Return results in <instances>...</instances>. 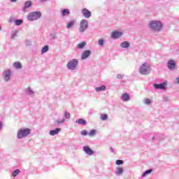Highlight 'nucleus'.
Here are the masks:
<instances>
[{
	"mask_svg": "<svg viewBox=\"0 0 179 179\" xmlns=\"http://www.w3.org/2000/svg\"><path fill=\"white\" fill-rule=\"evenodd\" d=\"M148 27L152 31H162L163 23L159 20H151L148 22Z\"/></svg>",
	"mask_w": 179,
	"mask_h": 179,
	"instance_id": "f257e3e1",
	"label": "nucleus"
},
{
	"mask_svg": "<svg viewBox=\"0 0 179 179\" xmlns=\"http://www.w3.org/2000/svg\"><path fill=\"white\" fill-rule=\"evenodd\" d=\"M30 129L29 128H22L17 131V139H23V138H26L28 135H30Z\"/></svg>",
	"mask_w": 179,
	"mask_h": 179,
	"instance_id": "f03ea898",
	"label": "nucleus"
},
{
	"mask_svg": "<svg viewBox=\"0 0 179 179\" xmlns=\"http://www.w3.org/2000/svg\"><path fill=\"white\" fill-rule=\"evenodd\" d=\"M138 71L141 75H149L150 73V65L148 63H143L139 68Z\"/></svg>",
	"mask_w": 179,
	"mask_h": 179,
	"instance_id": "7ed1b4c3",
	"label": "nucleus"
},
{
	"mask_svg": "<svg viewBox=\"0 0 179 179\" xmlns=\"http://www.w3.org/2000/svg\"><path fill=\"white\" fill-rule=\"evenodd\" d=\"M71 120V113L66 110L64 113V117L62 119H57L56 120V124L57 125H62L65 124L66 121H68Z\"/></svg>",
	"mask_w": 179,
	"mask_h": 179,
	"instance_id": "20e7f679",
	"label": "nucleus"
},
{
	"mask_svg": "<svg viewBox=\"0 0 179 179\" xmlns=\"http://www.w3.org/2000/svg\"><path fill=\"white\" fill-rule=\"evenodd\" d=\"M40 17H41V13L40 11L31 12L27 16V19L29 22L37 20L40 19Z\"/></svg>",
	"mask_w": 179,
	"mask_h": 179,
	"instance_id": "39448f33",
	"label": "nucleus"
},
{
	"mask_svg": "<svg viewBox=\"0 0 179 179\" xmlns=\"http://www.w3.org/2000/svg\"><path fill=\"white\" fill-rule=\"evenodd\" d=\"M78 65H79V60L73 59L67 63L66 66L70 71H75L78 68Z\"/></svg>",
	"mask_w": 179,
	"mask_h": 179,
	"instance_id": "423d86ee",
	"label": "nucleus"
},
{
	"mask_svg": "<svg viewBox=\"0 0 179 179\" xmlns=\"http://www.w3.org/2000/svg\"><path fill=\"white\" fill-rule=\"evenodd\" d=\"M87 29H89V21L86 19H83L80 22L79 31L80 33H85Z\"/></svg>",
	"mask_w": 179,
	"mask_h": 179,
	"instance_id": "0eeeda50",
	"label": "nucleus"
},
{
	"mask_svg": "<svg viewBox=\"0 0 179 179\" xmlns=\"http://www.w3.org/2000/svg\"><path fill=\"white\" fill-rule=\"evenodd\" d=\"M2 78L4 82H9L12 78V71L10 69H6L2 73Z\"/></svg>",
	"mask_w": 179,
	"mask_h": 179,
	"instance_id": "6e6552de",
	"label": "nucleus"
},
{
	"mask_svg": "<svg viewBox=\"0 0 179 179\" xmlns=\"http://www.w3.org/2000/svg\"><path fill=\"white\" fill-rule=\"evenodd\" d=\"M155 89H158L161 90H166V86H167V83L163 82L159 84H154L153 85Z\"/></svg>",
	"mask_w": 179,
	"mask_h": 179,
	"instance_id": "1a4fd4ad",
	"label": "nucleus"
},
{
	"mask_svg": "<svg viewBox=\"0 0 179 179\" xmlns=\"http://www.w3.org/2000/svg\"><path fill=\"white\" fill-rule=\"evenodd\" d=\"M83 152H85V153L86 155H87L88 156H92L93 155H94V151H93V150H92V148H90L89 146L87 145H84L83 147Z\"/></svg>",
	"mask_w": 179,
	"mask_h": 179,
	"instance_id": "9d476101",
	"label": "nucleus"
},
{
	"mask_svg": "<svg viewBox=\"0 0 179 179\" xmlns=\"http://www.w3.org/2000/svg\"><path fill=\"white\" fill-rule=\"evenodd\" d=\"M81 13L83 16L85 17V19H90V17H92V12L87 10V8H83L81 10Z\"/></svg>",
	"mask_w": 179,
	"mask_h": 179,
	"instance_id": "9b49d317",
	"label": "nucleus"
},
{
	"mask_svg": "<svg viewBox=\"0 0 179 179\" xmlns=\"http://www.w3.org/2000/svg\"><path fill=\"white\" fill-rule=\"evenodd\" d=\"M92 54V51L90 50H85L82 52L80 59L83 61V59H87L88 57H90V55Z\"/></svg>",
	"mask_w": 179,
	"mask_h": 179,
	"instance_id": "f8f14e48",
	"label": "nucleus"
},
{
	"mask_svg": "<svg viewBox=\"0 0 179 179\" xmlns=\"http://www.w3.org/2000/svg\"><path fill=\"white\" fill-rule=\"evenodd\" d=\"M122 32L121 31H114L113 32H112L111 34V37L112 38H113L114 40H117V38H120V37L122 36Z\"/></svg>",
	"mask_w": 179,
	"mask_h": 179,
	"instance_id": "ddd939ff",
	"label": "nucleus"
},
{
	"mask_svg": "<svg viewBox=\"0 0 179 179\" xmlns=\"http://www.w3.org/2000/svg\"><path fill=\"white\" fill-rule=\"evenodd\" d=\"M25 94L27 96H30V97H34V91L33 89H31L30 87H28L27 88L25 89Z\"/></svg>",
	"mask_w": 179,
	"mask_h": 179,
	"instance_id": "4468645a",
	"label": "nucleus"
},
{
	"mask_svg": "<svg viewBox=\"0 0 179 179\" xmlns=\"http://www.w3.org/2000/svg\"><path fill=\"white\" fill-rule=\"evenodd\" d=\"M61 132V128H56L55 129L50 130L49 134L50 136H54L55 135H58Z\"/></svg>",
	"mask_w": 179,
	"mask_h": 179,
	"instance_id": "2eb2a0df",
	"label": "nucleus"
},
{
	"mask_svg": "<svg viewBox=\"0 0 179 179\" xmlns=\"http://www.w3.org/2000/svg\"><path fill=\"white\" fill-rule=\"evenodd\" d=\"M167 66L169 69H176V62L173 60H169L168 62Z\"/></svg>",
	"mask_w": 179,
	"mask_h": 179,
	"instance_id": "dca6fc26",
	"label": "nucleus"
},
{
	"mask_svg": "<svg viewBox=\"0 0 179 179\" xmlns=\"http://www.w3.org/2000/svg\"><path fill=\"white\" fill-rule=\"evenodd\" d=\"M121 99L123 101H129L131 97L129 96V94L128 93H124L122 94Z\"/></svg>",
	"mask_w": 179,
	"mask_h": 179,
	"instance_id": "f3484780",
	"label": "nucleus"
},
{
	"mask_svg": "<svg viewBox=\"0 0 179 179\" xmlns=\"http://www.w3.org/2000/svg\"><path fill=\"white\" fill-rule=\"evenodd\" d=\"M115 173L116 174V176H122V174H124V168L117 167Z\"/></svg>",
	"mask_w": 179,
	"mask_h": 179,
	"instance_id": "a211bd4d",
	"label": "nucleus"
},
{
	"mask_svg": "<svg viewBox=\"0 0 179 179\" xmlns=\"http://www.w3.org/2000/svg\"><path fill=\"white\" fill-rule=\"evenodd\" d=\"M32 3L31 1H27L24 3V6L22 8L23 12H26V9H29V8H30V6H31Z\"/></svg>",
	"mask_w": 179,
	"mask_h": 179,
	"instance_id": "6ab92c4d",
	"label": "nucleus"
},
{
	"mask_svg": "<svg viewBox=\"0 0 179 179\" xmlns=\"http://www.w3.org/2000/svg\"><path fill=\"white\" fill-rule=\"evenodd\" d=\"M130 45H131V43H129V42L124 41L120 43V46L121 47V48L127 49L129 47H130Z\"/></svg>",
	"mask_w": 179,
	"mask_h": 179,
	"instance_id": "aec40b11",
	"label": "nucleus"
},
{
	"mask_svg": "<svg viewBox=\"0 0 179 179\" xmlns=\"http://www.w3.org/2000/svg\"><path fill=\"white\" fill-rule=\"evenodd\" d=\"M71 13V11L68 8H64L61 11L62 16H68Z\"/></svg>",
	"mask_w": 179,
	"mask_h": 179,
	"instance_id": "412c9836",
	"label": "nucleus"
},
{
	"mask_svg": "<svg viewBox=\"0 0 179 179\" xmlns=\"http://www.w3.org/2000/svg\"><path fill=\"white\" fill-rule=\"evenodd\" d=\"M85 47H86L85 41L81 42L77 45V48L78 50H83V48H85Z\"/></svg>",
	"mask_w": 179,
	"mask_h": 179,
	"instance_id": "4be33fe9",
	"label": "nucleus"
},
{
	"mask_svg": "<svg viewBox=\"0 0 179 179\" xmlns=\"http://www.w3.org/2000/svg\"><path fill=\"white\" fill-rule=\"evenodd\" d=\"M13 65L15 68V69H22V63H20V62H16L13 63Z\"/></svg>",
	"mask_w": 179,
	"mask_h": 179,
	"instance_id": "5701e85b",
	"label": "nucleus"
},
{
	"mask_svg": "<svg viewBox=\"0 0 179 179\" xmlns=\"http://www.w3.org/2000/svg\"><path fill=\"white\" fill-rule=\"evenodd\" d=\"M76 124H78L79 125H86V120L80 118L76 120Z\"/></svg>",
	"mask_w": 179,
	"mask_h": 179,
	"instance_id": "b1692460",
	"label": "nucleus"
},
{
	"mask_svg": "<svg viewBox=\"0 0 179 179\" xmlns=\"http://www.w3.org/2000/svg\"><path fill=\"white\" fill-rule=\"evenodd\" d=\"M95 90H96V92H104V90H106V87H105V85L96 87H95Z\"/></svg>",
	"mask_w": 179,
	"mask_h": 179,
	"instance_id": "393cba45",
	"label": "nucleus"
},
{
	"mask_svg": "<svg viewBox=\"0 0 179 179\" xmlns=\"http://www.w3.org/2000/svg\"><path fill=\"white\" fill-rule=\"evenodd\" d=\"M153 171V169H148L144 171V173L142 174L141 177H146V176H148V174H150Z\"/></svg>",
	"mask_w": 179,
	"mask_h": 179,
	"instance_id": "a878e982",
	"label": "nucleus"
},
{
	"mask_svg": "<svg viewBox=\"0 0 179 179\" xmlns=\"http://www.w3.org/2000/svg\"><path fill=\"white\" fill-rule=\"evenodd\" d=\"M75 24V21H70L67 23L66 29H71V27H73Z\"/></svg>",
	"mask_w": 179,
	"mask_h": 179,
	"instance_id": "bb28decb",
	"label": "nucleus"
},
{
	"mask_svg": "<svg viewBox=\"0 0 179 179\" xmlns=\"http://www.w3.org/2000/svg\"><path fill=\"white\" fill-rule=\"evenodd\" d=\"M15 26H20L23 24V20H15L14 21Z\"/></svg>",
	"mask_w": 179,
	"mask_h": 179,
	"instance_id": "cd10ccee",
	"label": "nucleus"
},
{
	"mask_svg": "<svg viewBox=\"0 0 179 179\" xmlns=\"http://www.w3.org/2000/svg\"><path fill=\"white\" fill-rule=\"evenodd\" d=\"M49 47L48 45H45L42 49H41V54H44L45 52H48Z\"/></svg>",
	"mask_w": 179,
	"mask_h": 179,
	"instance_id": "c85d7f7f",
	"label": "nucleus"
},
{
	"mask_svg": "<svg viewBox=\"0 0 179 179\" xmlns=\"http://www.w3.org/2000/svg\"><path fill=\"white\" fill-rule=\"evenodd\" d=\"M101 121H106V120H108V115L107 114L101 115Z\"/></svg>",
	"mask_w": 179,
	"mask_h": 179,
	"instance_id": "c756f323",
	"label": "nucleus"
},
{
	"mask_svg": "<svg viewBox=\"0 0 179 179\" xmlns=\"http://www.w3.org/2000/svg\"><path fill=\"white\" fill-rule=\"evenodd\" d=\"M96 134H97V131L95 129H92L88 133V135L89 136H94Z\"/></svg>",
	"mask_w": 179,
	"mask_h": 179,
	"instance_id": "7c9ffc66",
	"label": "nucleus"
},
{
	"mask_svg": "<svg viewBox=\"0 0 179 179\" xmlns=\"http://www.w3.org/2000/svg\"><path fill=\"white\" fill-rule=\"evenodd\" d=\"M143 103L146 106H149L150 104H152V101L150 99H144Z\"/></svg>",
	"mask_w": 179,
	"mask_h": 179,
	"instance_id": "2f4dec72",
	"label": "nucleus"
},
{
	"mask_svg": "<svg viewBox=\"0 0 179 179\" xmlns=\"http://www.w3.org/2000/svg\"><path fill=\"white\" fill-rule=\"evenodd\" d=\"M20 173V170L17 169V170L13 171L12 176H13V177H16L17 176V174H19Z\"/></svg>",
	"mask_w": 179,
	"mask_h": 179,
	"instance_id": "473e14b6",
	"label": "nucleus"
},
{
	"mask_svg": "<svg viewBox=\"0 0 179 179\" xmlns=\"http://www.w3.org/2000/svg\"><path fill=\"white\" fill-rule=\"evenodd\" d=\"M98 45H100V47H103V45H104V40L99 39L98 40Z\"/></svg>",
	"mask_w": 179,
	"mask_h": 179,
	"instance_id": "72a5a7b5",
	"label": "nucleus"
},
{
	"mask_svg": "<svg viewBox=\"0 0 179 179\" xmlns=\"http://www.w3.org/2000/svg\"><path fill=\"white\" fill-rule=\"evenodd\" d=\"M115 164H117V166H121V164H124V161L121 159H117L116 160Z\"/></svg>",
	"mask_w": 179,
	"mask_h": 179,
	"instance_id": "f704fd0d",
	"label": "nucleus"
},
{
	"mask_svg": "<svg viewBox=\"0 0 179 179\" xmlns=\"http://www.w3.org/2000/svg\"><path fill=\"white\" fill-rule=\"evenodd\" d=\"M80 134H81V135H82L83 136H86V135H87V131H86V130H82V131H80Z\"/></svg>",
	"mask_w": 179,
	"mask_h": 179,
	"instance_id": "c9c22d12",
	"label": "nucleus"
},
{
	"mask_svg": "<svg viewBox=\"0 0 179 179\" xmlns=\"http://www.w3.org/2000/svg\"><path fill=\"white\" fill-rule=\"evenodd\" d=\"M124 74H117V79H122V78H124Z\"/></svg>",
	"mask_w": 179,
	"mask_h": 179,
	"instance_id": "e433bc0d",
	"label": "nucleus"
},
{
	"mask_svg": "<svg viewBox=\"0 0 179 179\" xmlns=\"http://www.w3.org/2000/svg\"><path fill=\"white\" fill-rule=\"evenodd\" d=\"M50 37L52 40H55V38H57V35H55V34H50Z\"/></svg>",
	"mask_w": 179,
	"mask_h": 179,
	"instance_id": "4c0bfd02",
	"label": "nucleus"
},
{
	"mask_svg": "<svg viewBox=\"0 0 179 179\" xmlns=\"http://www.w3.org/2000/svg\"><path fill=\"white\" fill-rule=\"evenodd\" d=\"M25 44H26V45H31V41H26Z\"/></svg>",
	"mask_w": 179,
	"mask_h": 179,
	"instance_id": "58836bf2",
	"label": "nucleus"
},
{
	"mask_svg": "<svg viewBox=\"0 0 179 179\" xmlns=\"http://www.w3.org/2000/svg\"><path fill=\"white\" fill-rule=\"evenodd\" d=\"M110 150L112 153H114V148H113V147L110 148Z\"/></svg>",
	"mask_w": 179,
	"mask_h": 179,
	"instance_id": "ea45409f",
	"label": "nucleus"
},
{
	"mask_svg": "<svg viewBox=\"0 0 179 179\" xmlns=\"http://www.w3.org/2000/svg\"><path fill=\"white\" fill-rule=\"evenodd\" d=\"M41 2H45L47 0H40Z\"/></svg>",
	"mask_w": 179,
	"mask_h": 179,
	"instance_id": "a19ab883",
	"label": "nucleus"
},
{
	"mask_svg": "<svg viewBox=\"0 0 179 179\" xmlns=\"http://www.w3.org/2000/svg\"><path fill=\"white\" fill-rule=\"evenodd\" d=\"M17 0H10V2H16Z\"/></svg>",
	"mask_w": 179,
	"mask_h": 179,
	"instance_id": "79ce46f5",
	"label": "nucleus"
},
{
	"mask_svg": "<svg viewBox=\"0 0 179 179\" xmlns=\"http://www.w3.org/2000/svg\"><path fill=\"white\" fill-rule=\"evenodd\" d=\"M155 139V137H152V141Z\"/></svg>",
	"mask_w": 179,
	"mask_h": 179,
	"instance_id": "37998d69",
	"label": "nucleus"
},
{
	"mask_svg": "<svg viewBox=\"0 0 179 179\" xmlns=\"http://www.w3.org/2000/svg\"><path fill=\"white\" fill-rule=\"evenodd\" d=\"M0 30H1V26H0Z\"/></svg>",
	"mask_w": 179,
	"mask_h": 179,
	"instance_id": "c03bdc74",
	"label": "nucleus"
}]
</instances>
